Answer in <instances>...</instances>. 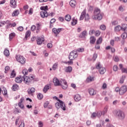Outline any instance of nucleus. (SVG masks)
<instances>
[{
  "label": "nucleus",
  "mask_w": 127,
  "mask_h": 127,
  "mask_svg": "<svg viewBox=\"0 0 127 127\" xmlns=\"http://www.w3.org/2000/svg\"><path fill=\"white\" fill-rule=\"evenodd\" d=\"M92 18L94 20H102L103 15L101 14V10L99 8H95L94 9Z\"/></svg>",
  "instance_id": "obj_1"
},
{
  "label": "nucleus",
  "mask_w": 127,
  "mask_h": 127,
  "mask_svg": "<svg viewBox=\"0 0 127 127\" xmlns=\"http://www.w3.org/2000/svg\"><path fill=\"white\" fill-rule=\"evenodd\" d=\"M115 117L120 121H123V120H125V118H126V114H125V112L122 110H116L115 112Z\"/></svg>",
  "instance_id": "obj_2"
},
{
  "label": "nucleus",
  "mask_w": 127,
  "mask_h": 127,
  "mask_svg": "<svg viewBox=\"0 0 127 127\" xmlns=\"http://www.w3.org/2000/svg\"><path fill=\"white\" fill-rule=\"evenodd\" d=\"M40 9H41V10H43L40 13L41 17H42V18H45V16H47L48 15L47 14V11L49 9L48 6H42L40 7Z\"/></svg>",
  "instance_id": "obj_3"
},
{
  "label": "nucleus",
  "mask_w": 127,
  "mask_h": 127,
  "mask_svg": "<svg viewBox=\"0 0 127 127\" xmlns=\"http://www.w3.org/2000/svg\"><path fill=\"white\" fill-rule=\"evenodd\" d=\"M22 78V81L24 82V84H26V85H30V84H31L32 81L34 79L33 76L32 75L30 76V77L23 75Z\"/></svg>",
  "instance_id": "obj_4"
},
{
  "label": "nucleus",
  "mask_w": 127,
  "mask_h": 127,
  "mask_svg": "<svg viewBox=\"0 0 127 127\" xmlns=\"http://www.w3.org/2000/svg\"><path fill=\"white\" fill-rule=\"evenodd\" d=\"M84 17L85 21H89V20H90V15H89V14L88 13L86 14V9L83 10L81 12L79 20H83Z\"/></svg>",
  "instance_id": "obj_5"
},
{
  "label": "nucleus",
  "mask_w": 127,
  "mask_h": 127,
  "mask_svg": "<svg viewBox=\"0 0 127 127\" xmlns=\"http://www.w3.org/2000/svg\"><path fill=\"white\" fill-rule=\"evenodd\" d=\"M77 57H78V53L77 51L73 50L69 54L68 59L69 60H74L75 58H77Z\"/></svg>",
  "instance_id": "obj_6"
},
{
  "label": "nucleus",
  "mask_w": 127,
  "mask_h": 127,
  "mask_svg": "<svg viewBox=\"0 0 127 127\" xmlns=\"http://www.w3.org/2000/svg\"><path fill=\"white\" fill-rule=\"evenodd\" d=\"M16 59L19 63H20V64H25V62H26V60L22 56H16Z\"/></svg>",
  "instance_id": "obj_7"
},
{
  "label": "nucleus",
  "mask_w": 127,
  "mask_h": 127,
  "mask_svg": "<svg viewBox=\"0 0 127 127\" xmlns=\"http://www.w3.org/2000/svg\"><path fill=\"white\" fill-rule=\"evenodd\" d=\"M61 84L60 86H61L62 88L64 89V90H66L67 88H68V83H67V81L65 79H61L60 80Z\"/></svg>",
  "instance_id": "obj_8"
},
{
  "label": "nucleus",
  "mask_w": 127,
  "mask_h": 127,
  "mask_svg": "<svg viewBox=\"0 0 127 127\" xmlns=\"http://www.w3.org/2000/svg\"><path fill=\"white\" fill-rule=\"evenodd\" d=\"M54 98H55L57 101H58V102H59V103L61 104V109L63 111H66V106H65V103H64L63 101L59 99V98L56 96H55Z\"/></svg>",
  "instance_id": "obj_9"
},
{
  "label": "nucleus",
  "mask_w": 127,
  "mask_h": 127,
  "mask_svg": "<svg viewBox=\"0 0 127 127\" xmlns=\"http://www.w3.org/2000/svg\"><path fill=\"white\" fill-rule=\"evenodd\" d=\"M62 28H53L52 29V32H53V33H54L56 37H57V35H58V34H59V33H60V32H61V30H62Z\"/></svg>",
  "instance_id": "obj_10"
},
{
  "label": "nucleus",
  "mask_w": 127,
  "mask_h": 127,
  "mask_svg": "<svg viewBox=\"0 0 127 127\" xmlns=\"http://www.w3.org/2000/svg\"><path fill=\"white\" fill-rule=\"evenodd\" d=\"M44 38L42 36H41V37H38L36 39L37 44H38V45H41L44 42Z\"/></svg>",
  "instance_id": "obj_11"
},
{
  "label": "nucleus",
  "mask_w": 127,
  "mask_h": 127,
  "mask_svg": "<svg viewBox=\"0 0 127 127\" xmlns=\"http://www.w3.org/2000/svg\"><path fill=\"white\" fill-rule=\"evenodd\" d=\"M127 91V86L123 85L120 88V95H124Z\"/></svg>",
  "instance_id": "obj_12"
},
{
  "label": "nucleus",
  "mask_w": 127,
  "mask_h": 127,
  "mask_svg": "<svg viewBox=\"0 0 127 127\" xmlns=\"http://www.w3.org/2000/svg\"><path fill=\"white\" fill-rule=\"evenodd\" d=\"M87 31L84 30L80 34H79V38H82L83 39H86V36H87Z\"/></svg>",
  "instance_id": "obj_13"
},
{
  "label": "nucleus",
  "mask_w": 127,
  "mask_h": 127,
  "mask_svg": "<svg viewBox=\"0 0 127 127\" xmlns=\"http://www.w3.org/2000/svg\"><path fill=\"white\" fill-rule=\"evenodd\" d=\"M73 98L75 102H79V101H81V99H82V98L81 97V95L78 94L74 95Z\"/></svg>",
  "instance_id": "obj_14"
},
{
  "label": "nucleus",
  "mask_w": 127,
  "mask_h": 127,
  "mask_svg": "<svg viewBox=\"0 0 127 127\" xmlns=\"http://www.w3.org/2000/svg\"><path fill=\"white\" fill-rule=\"evenodd\" d=\"M10 4L11 7L12 8H15L16 7V1L15 0H10Z\"/></svg>",
  "instance_id": "obj_15"
},
{
  "label": "nucleus",
  "mask_w": 127,
  "mask_h": 127,
  "mask_svg": "<svg viewBox=\"0 0 127 127\" xmlns=\"http://www.w3.org/2000/svg\"><path fill=\"white\" fill-rule=\"evenodd\" d=\"M53 83H54L55 86H60L61 85L60 80L56 77L53 79Z\"/></svg>",
  "instance_id": "obj_16"
},
{
  "label": "nucleus",
  "mask_w": 127,
  "mask_h": 127,
  "mask_svg": "<svg viewBox=\"0 0 127 127\" xmlns=\"http://www.w3.org/2000/svg\"><path fill=\"white\" fill-rule=\"evenodd\" d=\"M88 92L90 96H94V95H96V92H95V90L93 88H89L88 89Z\"/></svg>",
  "instance_id": "obj_17"
},
{
  "label": "nucleus",
  "mask_w": 127,
  "mask_h": 127,
  "mask_svg": "<svg viewBox=\"0 0 127 127\" xmlns=\"http://www.w3.org/2000/svg\"><path fill=\"white\" fill-rule=\"evenodd\" d=\"M23 80V78H22V76L20 75L19 77H17L15 78L16 83H21Z\"/></svg>",
  "instance_id": "obj_18"
},
{
  "label": "nucleus",
  "mask_w": 127,
  "mask_h": 127,
  "mask_svg": "<svg viewBox=\"0 0 127 127\" xmlns=\"http://www.w3.org/2000/svg\"><path fill=\"white\" fill-rule=\"evenodd\" d=\"M69 5H70V6L71 7L75 8V7H76V0H71L69 1Z\"/></svg>",
  "instance_id": "obj_19"
},
{
  "label": "nucleus",
  "mask_w": 127,
  "mask_h": 127,
  "mask_svg": "<svg viewBox=\"0 0 127 127\" xmlns=\"http://www.w3.org/2000/svg\"><path fill=\"white\" fill-rule=\"evenodd\" d=\"M24 100V98H22L20 99L18 105L20 109H24V106L22 105V102Z\"/></svg>",
  "instance_id": "obj_20"
},
{
  "label": "nucleus",
  "mask_w": 127,
  "mask_h": 127,
  "mask_svg": "<svg viewBox=\"0 0 127 127\" xmlns=\"http://www.w3.org/2000/svg\"><path fill=\"white\" fill-rule=\"evenodd\" d=\"M27 92L29 95H32V93L35 92V88L34 87H31V89H28Z\"/></svg>",
  "instance_id": "obj_21"
},
{
  "label": "nucleus",
  "mask_w": 127,
  "mask_h": 127,
  "mask_svg": "<svg viewBox=\"0 0 127 127\" xmlns=\"http://www.w3.org/2000/svg\"><path fill=\"white\" fill-rule=\"evenodd\" d=\"M19 89V86L17 84H14L13 85L12 87V91H17V90Z\"/></svg>",
  "instance_id": "obj_22"
},
{
  "label": "nucleus",
  "mask_w": 127,
  "mask_h": 127,
  "mask_svg": "<svg viewBox=\"0 0 127 127\" xmlns=\"http://www.w3.org/2000/svg\"><path fill=\"white\" fill-rule=\"evenodd\" d=\"M95 42H96V38L94 36H91L90 38V44H95Z\"/></svg>",
  "instance_id": "obj_23"
},
{
  "label": "nucleus",
  "mask_w": 127,
  "mask_h": 127,
  "mask_svg": "<svg viewBox=\"0 0 127 127\" xmlns=\"http://www.w3.org/2000/svg\"><path fill=\"white\" fill-rule=\"evenodd\" d=\"M72 66H67L65 68V71L66 73H71L72 72Z\"/></svg>",
  "instance_id": "obj_24"
},
{
  "label": "nucleus",
  "mask_w": 127,
  "mask_h": 127,
  "mask_svg": "<svg viewBox=\"0 0 127 127\" xmlns=\"http://www.w3.org/2000/svg\"><path fill=\"white\" fill-rule=\"evenodd\" d=\"M121 30H122V28L120 25L116 26L114 28V31H115V32H119V31H121Z\"/></svg>",
  "instance_id": "obj_25"
},
{
  "label": "nucleus",
  "mask_w": 127,
  "mask_h": 127,
  "mask_svg": "<svg viewBox=\"0 0 127 127\" xmlns=\"http://www.w3.org/2000/svg\"><path fill=\"white\" fill-rule=\"evenodd\" d=\"M18 14H19V10H15L12 14V16H17Z\"/></svg>",
  "instance_id": "obj_26"
},
{
  "label": "nucleus",
  "mask_w": 127,
  "mask_h": 127,
  "mask_svg": "<svg viewBox=\"0 0 127 127\" xmlns=\"http://www.w3.org/2000/svg\"><path fill=\"white\" fill-rule=\"evenodd\" d=\"M47 16H45V17H49V18H50V17H53L54 15H55V13L54 12H51V13H48L47 12Z\"/></svg>",
  "instance_id": "obj_27"
},
{
  "label": "nucleus",
  "mask_w": 127,
  "mask_h": 127,
  "mask_svg": "<svg viewBox=\"0 0 127 127\" xmlns=\"http://www.w3.org/2000/svg\"><path fill=\"white\" fill-rule=\"evenodd\" d=\"M3 54L5 56H6V57H8V56H9V50L5 48L4 50Z\"/></svg>",
  "instance_id": "obj_28"
},
{
  "label": "nucleus",
  "mask_w": 127,
  "mask_h": 127,
  "mask_svg": "<svg viewBox=\"0 0 127 127\" xmlns=\"http://www.w3.org/2000/svg\"><path fill=\"white\" fill-rule=\"evenodd\" d=\"M31 34V32H30V31L29 30H27L26 32L25 35V39H27V38H28V37L30 36Z\"/></svg>",
  "instance_id": "obj_29"
},
{
  "label": "nucleus",
  "mask_w": 127,
  "mask_h": 127,
  "mask_svg": "<svg viewBox=\"0 0 127 127\" xmlns=\"http://www.w3.org/2000/svg\"><path fill=\"white\" fill-rule=\"evenodd\" d=\"M77 22H78V21H77L76 19H75V17H73L72 18L71 24L72 26H74V25H76Z\"/></svg>",
  "instance_id": "obj_30"
},
{
  "label": "nucleus",
  "mask_w": 127,
  "mask_h": 127,
  "mask_svg": "<svg viewBox=\"0 0 127 127\" xmlns=\"http://www.w3.org/2000/svg\"><path fill=\"white\" fill-rule=\"evenodd\" d=\"M100 74H103L106 73V68L105 67H101L100 69L99 70Z\"/></svg>",
  "instance_id": "obj_31"
},
{
  "label": "nucleus",
  "mask_w": 127,
  "mask_h": 127,
  "mask_svg": "<svg viewBox=\"0 0 127 127\" xmlns=\"http://www.w3.org/2000/svg\"><path fill=\"white\" fill-rule=\"evenodd\" d=\"M127 29V24H123L122 25L121 30H122V31H126Z\"/></svg>",
  "instance_id": "obj_32"
},
{
  "label": "nucleus",
  "mask_w": 127,
  "mask_h": 127,
  "mask_svg": "<svg viewBox=\"0 0 127 127\" xmlns=\"http://www.w3.org/2000/svg\"><path fill=\"white\" fill-rule=\"evenodd\" d=\"M64 19L66 21H70V20H71V15L69 14H66L64 16Z\"/></svg>",
  "instance_id": "obj_33"
},
{
  "label": "nucleus",
  "mask_w": 127,
  "mask_h": 127,
  "mask_svg": "<svg viewBox=\"0 0 127 127\" xmlns=\"http://www.w3.org/2000/svg\"><path fill=\"white\" fill-rule=\"evenodd\" d=\"M15 36V34L14 33H10L9 35V39L10 41H11V40H12V39L13 38V37H14Z\"/></svg>",
  "instance_id": "obj_34"
},
{
  "label": "nucleus",
  "mask_w": 127,
  "mask_h": 127,
  "mask_svg": "<svg viewBox=\"0 0 127 127\" xmlns=\"http://www.w3.org/2000/svg\"><path fill=\"white\" fill-rule=\"evenodd\" d=\"M92 81H94V77L92 76H88L86 79V81L88 82H92Z\"/></svg>",
  "instance_id": "obj_35"
},
{
  "label": "nucleus",
  "mask_w": 127,
  "mask_h": 127,
  "mask_svg": "<svg viewBox=\"0 0 127 127\" xmlns=\"http://www.w3.org/2000/svg\"><path fill=\"white\" fill-rule=\"evenodd\" d=\"M49 88H50V86L49 85H46L43 89V92L45 93H46L49 90Z\"/></svg>",
  "instance_id": "obj_36"
},
{
  "label": "nucleus",
  "mask_w": 127,
  "mask_h": 127,
  "mask_svg": "<svg viewBox=\"0 0 127 127\" xmlns=\"http://www.w3.org/2000/svg\"><path fill=\"white\" fill-rule=\"evenodd\" d=\"M95 67H96V69H100L102 67V66H101V63L99 62V63H97L95 64Z\"/></svg>",
  "instance_id": "obj_37"
},
{
  "label": "nucleus",
  "mask_w": 127,
  "mask_h": 127,
  "mask_svg": "<svg viewBox=\"0 0 127 127\" xmlns=\"http://www.w3.org/2000/svg\"><path fill=\"white\" fill-rule=\"evenodd\" d=\"M102 42H103V38L102 37H100L96 42V44H102Z\"/></svg>",
  "instance_id": "obj_38"
},
{
  "label": "nucleus",
  "mask_w": 127,
  "mask_h": 127,
  "mask_svg": "<svg viewBox=\"0 0 127 127\" xmlns=\"http://www.w3.org/2000/svg\"><path fill=\"white\" fill-rule=\"evenodd\" d=\"M55 106L57 108V109H60V108H61V104L60 102H56L55 103Z\"/></svg>",
  "instance_id": "obj_39"
},
{
  "label": "nucleus",
  "mask_w": 127,
  "mask_h": 127,
  "mask_svg": "<svg viewBox=\"0 0 127 127\" xmlns=\"http://www.w3.org/2000/svg\"><path fill=\"white\" fill-rule=\"evenodd\" d=\"M121 37L123 38V39H126L127 37V32H124L122 35Z\"/></svg>",
  "instance_id": "obj_40"
},
{
  "label": "nucleus",
  "mask_w": 127,
  "mask_h": 127,
  "mask_svg": "<svg viewBox=\"0 0 127 127\" xmlns=\"http://www.w3.org/2000/svg\"><path fill=\"white\" fill-rule=\"evenodd\" d=\"M16 75V73H15L14 70H12L11 74H10V78H14Z\"/></svg>",
  "instance_id": "obj_41"
},
{
  "label": "nucleus",
  "mask_w": 127,
  "mask_h": 127,
  "mask_svg": "<svg viewBox=\"0 0 127 127\" xmlns=\"http://www.w3.org/2000/svg\"><path fill=\"white\" fill-rule=\"evenodd\" d=\"M107 112L108 109L105 108L104 110L102 112H101V115H102V116H105V115H106V114H107Z\"/></svg>",
  "instance_id": "obj_42"
},
{
  "label": "nucleus",
  "mask_w": 127,
  "mask_h": 127,
  "mask_svg": "<svg viewBox=\"0 0 127 127\" xmlns=\"http://www.w3.org/2000/svg\"><path fill=\"white\" fill-rule=\"evenodd\" d=\"M38 100H42L43 99V95L41 93H39L37 95Z\"/></svg>",
  "instance_id": "obj_43"
},
{
  "label": "nucleus",
  "mask_w": 127,
  "mask_h": 127,
  "mask_svg": "<svg viewBox=\"0 0 127 127\" xmlns=\"http://www.w3.org/2000/svg\"><path fill=\"white\" fill-rule=\"evenodd\" d=\"M125 79H126V76H122V78H121L120 80V83L121 84H123L125 81Z\"/></svg>",
  "instance_id": "obj_44"
},
{
  "label": "nucleus",
  "mask_w": 127,
  "mask_h": 127,
  "mask_svg": "<svg viewBox=\"0 0 127 127\" xmlns=\"http://www.w3.org/2000/svg\"><path fill=\"white\" fill-rule=\"evenodd\" d=\"M27 73H28V70L27 69H24L22 70V73L24 75L23 76H25V75H27Z\"/></svg>",
  "instance_id": "obj_45"
},
{
  "label": "nucleus",
  "mask_w": 127,
  "mask_h": 127,
  "mask_svg": "<svg viewBox=\"0 0 127 127\" xmlns=\"http://www.w3.org/2000/svg\"><path fill=\"white\" fill-rule=\"evenodd\" d=\"M112 25L116 26L117 25V24L119 23V22H118L117 20H114L111 22Z\"/></svg>",
  "instance_id": "obj_46"
},
{
  "label": "nucleus",
  "mask_w": 127,
  "mask_h": 127,
  "mask_svg": "<svg viewBox=\"0 0 127 127\" xmlns=\"http://www.w3.org/2000/svg\"><path fill=\"white\" fill-rule=\"evenodd\" d=\"M77 52H84V48H78L76 50Z\"/></svg>",
  "instance_id": "obj_47"
},
{
  "label": "nucleus",
  "mask_w": 127,
  "mask_h": 127,
  "mask_svg": "<svg viewBox=\"0 0 127 127\" xmlns=\"http://www.w3.org/2000/svg\"><path fill=\"white\" fill-rule=\"evenodd\" d=\"M96 117H97V113L96 112H93L91 116L92 119H95V118H96Z\"/></svg>",
  "instance_id": "obj_48"
},
{
  "label": "nucleus",
  "mask_w": 127,
  "mask_h": 127,
  "mask_svg": "<svg viewBox=\"0 0 127 127\" xmlns=\"http://www.w3.org/2000/svg\"><path fill=\"white\" fill-rule=\"evenodd\" d=\"M100 28L101 30H106V27L105 25H101Z\"/></svg>",
  "instance_id": "obj_49"
},
{
  "label": "nucleus",
  "mask_w": 127,
  "mask_h": 127,
  "mask_svg": "<svg viewBox=\"0 0 127 127\" xmlns=\"http://www.w3.org/2000/svg\"><path fill=\"white\" fill-rule=\"evenodd\" d=\"M94 33L95 36H100V34H101V32H100V31H96Z\"/></svg>",
  "instance_id": "obj_50"
},
{
  "label": "nucleus",
  "mask_w": 127,
  "mask_h": 127,
  "mask_svg": "<svg viewBox=\"0 0 127 127\" xmlns=\"http://www.w3.org/2000/svg\"><path fill=\"white\" fill-rule=\"evenodd\" d=\"M96 115L98 118H101V116H102V111H98L96 113Z\"/></svg>",
  "instance_id": "obj_51"
},
{
  "label": "nucleus",
  "mask_w": 127,
  "mask_h": 127,
  "mask_svg": "<svg viewBox=\"0 0 127 127\" xmlns=\"http://www.w3.org/2000/svg\"><path fill=\"white\" fill-rule=\"evenodd\" d=\"M10 23V21L8 20L6 21H3V25H5V24H8Z\"/></svg>",
  "instance_id": "obj_52"
},
{
  "label": "nucleus",
  "mask_w": 127,
  "mask_h": 127,
  "mask_svg": "<svg viewBox=\"0 0 127 127\" xmlns=\"http://www.w3.org/2000/svg\"><path fill=\"white\" fill-rule=\"evenodd\" d=\"M48 105H49V101L46 102L44 104V108H45V109H46V108H47V107H48Z\"/></svg>",
  "instance_id": "obj_53"
},
{
  "label": "nucleus",
  "mask_w": 127,
  "mask_h": 127,
  "mask_svg": "<svg viewBox=\"0 0 127 127\" xmlns=\"http://www.w3.org/2000/svg\"><path fill=\"white\" fill-rule=\"evenodd\" d=\"M95 30H91L89 31V35H93L95 33Z\"/></svg>",
  "instance_id": "obj_54"
},
{
  "label": "nucleus",
  "mask_w": 127,
  "mask_h": 127,
  "mask_svg": "<svg viewBox=\"0 0 127 127\" xmlns=\"http://www.w3.org/2000/svg\"><path fill=\"white\" fill-rule=\"evenodd\" d=\"M119 10L120 11L123 12L124 10V7H123V5H121L119 7Z\"/></svg>",
  "instance_id": "obj_55"
},
{
  "label": "nucleus",
  "mask_w": 127,
  "mask_h": 127,
  "mask_svg": "<svg viewBox=\"0 0 127 127\" xmlns=\"http://www.w3.org/2000/svg\"><path fill=\"white\" fill-rule=\"evenodd\" d=\"M57 67H58V65H57V64L56 63L53 65V69L54 70H56V69H57Z\"/></svg>",
  "instance_id": "obj_56"
},
{
  "label": "nucleus",
  "mask_w": 127,
  "mask_h": 127,
  "mask_svg": "<svg viewBox=\"0 0 127 127\" xmlns=\"http://www.w3.org/2000/svg\"><path fill=\"white\" fill-rule=\"evenodd\" d=\"M17 30L19 31H23L24 28L22 26H20L17 28Z\"/></svg>",
  "instance_id": "obj_57"
},
{
  "label": "nucleus",
  "mask_w": 127,
  "mask_h": 127,
  "mask_svg": "<svg viewBox=\"0 0 127 127\" xmlns=\"http://www.w3.org/2000/svg\"><path fill=\"white\" fill-rule=\"evenodd\" d=\"M35 29H36V26H35V25H33L31 27V30H32V31H34Z\"/></svg>",
  "instance_id": "obj_58"
},
{
  "label": "nucleus",
  "mask_w": 127,
  "mask_h": 127,
  "mask_svg": "<svg viewBox=\"0 0 127 127\" xmlns=\"http://www.w3.org/2000/svg\"><path fill=\"white\" fill-rule=\"evenodd\" d=\"M33 13V9L32 8H30L29 10V14L31 15Z\"/></svg>",
  "instance_id": "obj_59"
},
{
  "label": "nucleus",
  "mask_w": 127,
  "mask_h": 127,
  "mask_svg": "<svg viewBox=\"0 0 127 127\" xmlns=\"http://www.w3.org/2000/svg\"><path fill=\"white\" fill-rule=\"evenodd\" d=\"M59 20L61 21V22H63L64 21V17H59Z\"/></svg>",
  "instance_id": "obj_60"
},
{
  "label": "nucleus",
  "mask_w": 127,
  "mask_h": 127,
  "mask_svg": "<svg viewBox=\"0 0 127 127\" xmlns=\"http://www.w3.org/2000/svg\"><path fill=\"white\" fill-rule=\"evenodd\" d=\"M122 72L123 73H127V68H122Z\"/></svg>",
  "instance_id": "obj_61"
},
{
  "label": "nucleus",
  "mask_w": 127,
  "mask_h": 127,
  "mask_svg": "<svg viewBox=\"0 0 127 127\" xmlns=\"http://www.w3.org/2000/svg\"><path fill=\"white\" fill-rule=\"evenodd\" d=\"M113 70L115 71V72H117V71H118V66L117 65H114Z\"/></svg>",
  "instance_id": "obj_62"
},
{
  "label": "nucleus",
  "mask_w": 127,
  "mask_h": 127,
  "mask_svg": "<svg viewBox=\"0 0 127 127\" xmlns=\"http://www.w3.org/2000/svg\"><path fill=\"white\" fill-rule=\"evenodd\" d=\"M98 57V55L97 54H94L93 55V59L95 61L96 59H97V58Z\"/></svg>",
  "instance_id": "obj_63"
},
{
  "label": "nucleus",
  "mask_w": 127,
  "mask_h": 127,
  "mask_svg": "<svg viewBox=\"0 0 127 127\" xmlns=\"http://www.w3.org/2000/svg\"><path fill=\"white\" fill-rule=\"evenodd\" d=\"M38 125L39 127H43V123L41 121L39 122Z\"/></svg>",
  "instance_id": "obj_64"
}]
</instances>
